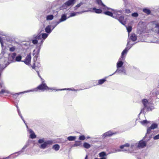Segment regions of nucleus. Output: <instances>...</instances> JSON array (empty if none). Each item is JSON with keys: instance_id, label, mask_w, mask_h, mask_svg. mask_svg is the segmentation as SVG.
<instances>
[{"instance_id": "obj_1", "label": "nucleus", "mask_w": 159, "mask_h": 159, "mask_svg": "<svg viewBox=\"0 0 159 159\" xmlns=\"http://www.w3.org/2000/svg\"><path fill=\"white\" fill-rule=\"evenodd\" d=\"M76 0H68L57 8L56 11L52 10L51 5L47 6L42 11V16L46 18L47 21L52 20L54 18V14L55 12H57V14L60 10H63L69 7H72L75 3Z\"/></svg>"}, {"instance_id": "obj_2", "label": "nucleus", "mask_w": 159, "mask_h": 159, "mask_svg": "<svg viewBox=\"0 0 159 159\" xmlns=\"http://www.w3.org/2000/svg\"><path fill=\"white\" fill-rule=\"evenodd\" d=\"M53 30L50 25H48L44 28V27L40 28L38 30V33L34 34L33 36V38L31 41L34 45L38 43V40H41L39 43V44H43L44 41L48 37V35L52 32Z\"/></svg>"}, {"instance_id": "obj_3", "label": "nucleus", "mask_w": 159, "mask_h": 159, "mask_svg": "<svg viewBox=\"0 0 159 159\" xmlns=\"http://www.w3.org/2000/svg\"><path fill=\"white\" fill-rule=\"evenodd\" d=\"M5 48V47L3 46V49L2 48V52L0 54V76H1L3 70L10 64V62L9 60L8 54L3 51V49Z\"/></svg>"}, {"instance_id": "obj_4", "label": "nucleus", "mask_w": 159, "mask_h": 159, "mask_svg": "<svg viewBox=\"0 0 159 159\" xmlns=\"http://www.w3.org/2000/svg\"><path fill=\"white\" fill-rule=\"evenodd\" d=\"M125 60V59L121 58L120 57L119 58L118 61L116 63V70L113 73L110 75H109V76H111L116 74L118 75L120 73H123L125 75H126L125 68L123 66Z\"/></svg>"}, {"instance_id": "obj_5", "label": "nucleus", "mask_w": 159, "mask_h": 159, "mask_svg": "<svg viewBox=\"0 0 159 159\" xmlns=\"http://www.w3.org/2000/svg\"><path fill=\"white\" fill-rule=\"evenodd\" d=\"M44 80L42 81L41 84L37 87L34 89L25 91L24 93H29L31 92H37L38 91H41L43 92L45 90H56L55 88H51L48 86L46 83H44Z\"/></svg>"}, {"instance_id": "obj_6", "label": "nucleus", "mask_w": 159, "mask_h": 159, "mask_svg": "<svg viewBox=\"0 0 159 159\" xmlns=\"http://www.w3.org/2000/svg\"><path fill=\"white\" fill-rule=\"evenodd\" d=\"M9 60L10 63L16 62H21L22 56L21 54H17L15 52H13L11 53L8 54Z\"/></svg>"}, {"instance_id": "obj_7", "label": "nucleus", "mask_w": 159, "mask_h": 159, "mask_svg": "<svg viewBox=\"0 0 159 159\" xmlns=\"http://www.w3.org/2000/svg\"><path fill=\"white\" fill-rule=\"evenodd\" d=\"M106 11H104L103 13L104 14L111 16L113 18H115L116 14H117L118 12H120L121 13L122 12V10L117 11L114 9L110 8L109 9H107L104 10Z\"/></svg>"}, {"instance_id": "obj_8", "label": "nucleus", "mask_w": 159, "mask_h": 159, "mask_svg": "<svg viewBox=\"0 0 159 159\" xmlns=\"http://www.w3.org/2000/svg\"><path fill=\"white\" fill-rule=\"evenodd\" d=\"M1 76H0V96L6 95L7 94H10V92L7 89L3 82L1 79Z\"/></svg>"}, {"instance_id": "obj_9", "label": "nucleus", "mask_w": 159, "mask_h": 159, "mask_svg": "<svg viewBox=\"0 0 159 159\" xmlns=\"http://www.w3.org/2000/svg\"><path fill=\"white\" fill-rule=\"evenodd\" d=\"M35 45H36V48L37 49V50L36 52L35 53H34L35 50H34L33 51V56L34 55L33 58L34 62L38 61V58L39 56V53L40 50L43 44H39V43L38 42V43L36 44Z\"/></svg>"}, {"instance_id": "obj_10", "label": "nucleus", "mask_w": 159, "mask_h": 159, "mask_svg": "<svg viewBox=\"0 0 159 159\" xmlns=\"http://www.w3.org/2000/svg\"><path fill=\"white\" fill-rule=\"evenodd\" d=\"M129 146L130 144L129 143H126L124 144L120 145L119 147L120 149L112 148L109 153H113L121 151L124 152V151H126L125 149H124L125 147H129Z\"/></svg>"}, {"instance_id": "obj_11", "label": "nucleus", "mask_w": 159, "mask_h": 159, "mask_svg": "<svg viewBox=\"0 0 159 159\" xmlns=\"http://www.w3.org/2000/svg\"><path fill=\"white\" fill-rule=\"evenodd\" d=\"M147 138V134H145L144 137L141 140H140L138 143H134L137 148H143L145 147L147 144V142L144 140Z\"/></svg>"}, {"instance_id": "obj_12", "label": "nucleus", "mask_w": 159, "mask_h": 159, "mask_svg": "<svg viewBox=\"0 0 159 159\" xmlns=\"http://www.w3.org/2000/svg\"><path fill=\"white\" fill-rule=\"evenodd\" d=\"M116 14L114 18L116 19L123 25L126 24L127 19L123 15L119 16Z\"/></svg>"}, {"instance_id": "obj_13", "label": "nucleus", "mask_w": 159, "mask_h": 159, "mask_svg": "<svg viewBox=\"0 0 159 159\" xmlns=\"http://www.w3.org/2000/svg\"><path fill=\"white\" fill-rule=\"evenodd\" d=\"M130 41L127 40V43L126 48L123 50L121 52L120 58L125 59V56L127 54L128 51L131 48V46H128L129 43Z\"/></svg>"}, {"instance_id": "obj_14", "label": "nucleus", "mask_w": 159, "mask_h": 159, "mask_svg": "<svg viewBox=\"0 0 159 159\" xmlns=\"http://www.w3.org/2000/svg\"><path fill=\"white\" fill-rule=\"evenodd\" d=\"M102 8H101V7L99 8H97L96 7L90 8L88 10H85V12L89 11L92 12L97 14H101L102 12Z\"/></svg>"}, {"instance_id": "obj_15", "label": "nucleus", "mask_w": 159, "mask_h": 159, "mask_svg": "<svg viewBox=\"0 0 159 159\" xmlns=\"http://www.w3.org/2000/svg\"><path fill=\"white\" fill-rule=\"evenodd\" d=\"M136 145L134 143H132L130 145V148H128V149H125L126 151H124V152H127L128 153L133 154L136 153L137 152L135 151L137 149Z\"/></svg>"}, {"instance_id": "obj_16", "label": "nucleus", "mask_w": 159, "mask_h": 159, "mask_svg": "<svg viewBox=\"0 0 159 159\" xmlns=\"http://www.w3.org/2000/svg\"><path fill=\"white\" fill-rule=\"evenodd\" d=\"M158 125L157 123H153L152 124L151 126L148 127L147 132L146 134H149L152 132V129H154L157 128Z\"/></svg>"}, {"instance_id": "obj_17", "label": "nucleus", "mask_w": 159, "mask_h": 159, "mask_svg": "<svg viewBox=\"0 0 159 159\" xmlns=\"http://www.w3.org/2000/svg\"><path fill=\"white\" fill-rule=\"evenodd\" d=\"M31 53L27 54L25 59L24 60H22L21 62H24L26 65H29L31 63Z\"/></svg>"}, {"instance_id": "obj_18", "label": "nucleus", "mask_w": 159, "mask_h": 159, "mask_svg": "<svg viewBox=\"0 0 159 159\" xmlns=\"http://www.w3.org/2000/svg\"><path fill=\"white\" fill-rule=\"evenodd\" d=\"M116 132H114L111 130H109L103 134L102 135V137L103 139H104L106 137H111L113 135L116 134Z\"/></svg>"}, {"instance_id": "obj_19", "label": "nucleus", "mask_w": 159, "mask_h": 159, "mask_svg": "<svg viewBox=\"0 0 159 159\" xmlns=\"http://www.w3.org/2000/svg\"><path fill=\"white\" fill-rule=\"evenodd\" d=\"M96 2L97 4L99 6L101 7V8L103 10H106L107 9H109L110 8L107 7L102 2V0H96Z\"/></svg>"}, {"instance_id": "obj_20", "label": "nucleus", "mask_w": 159, "mask_h": 159, "mask_svg": "<svg viewBox=\"0 0 159 159\" xmlns=\"http://www.w3.org/2000/svg\"><path fill=\"white\" fill-rule=\"evenodd\" d=\"M137 39V37L136 35L134 33H132L131 34L130 36H129V34H128V38L127 39L129 40V39L132 40L133 42L135 41Z\"/></svg>"}, {"instance_id": "obj_21", "label": "nucleus", "mask_w": 159, "mask_h": 159, "mask_svg": "<svg viewBox=\"0 0 159 159\" xmlns=\"http://www.w3.org/2000/svg\"><path fill=\"white\" fill-rule=\"evenodd\" d=\"M68 18L69 17H67V14L63 13L61 15V17L59 19L58 21L60 23L66 21Z\"/></svg>"}, {"instance_id": "obj_22", "label": "nucleus", "mask_w": 159, "mask_h": 159, "mask_svg": "<svg viewBox=\"0 0 159 159\" xmlns=\"http://www.w3.org/2000/svg\"><path fill=\"white\" fill-rule=\"evenodd\" d=\"M27 129L30 134L29 138L32 139L36 138V135L32 129L29 128V129Z\"/></svg>"}, {"instance_id": "obj_23", "label": "nucleus", "mask_w": 159, "mask_h": 159, "mask_svg": "<svg viewBox=\"0 0 159 159\" xmlns=\"http://www.w3.org/2000/svg\"><path fill=\"white\" fill-rule=\"evenodd\" d=\"M41 66V64L39 62V59L38 61L34 62L33 65L31 66L32 68L35 70H37L36 67L39 68Z\"/></svg>"}, {"instance_id": "obj_24", "label": "nucleus", "mask_w": 159, "mask_h": 159, "mask_svg": "<svg viewBox=\"0 0 159 159\" xmlns=\"http://www.w3.org/2000/svg\"><path fill=\"white\" fill-rule=\"evenodd\" d=\"M85 12V10L79 12L72 11L70 13V16H68L69 18L75 16L77 15V14H80Z\"/></svg>"}, {"instance_id": "obj_25", "label": "nucleus", "mask_w": 159, "mask_h": 159, "mask_svg": "<svg viewBox=\"0 0 159 159\" xmlns=\"http://www.w3.org/2000/svg\"><path fill=\"white\" fill-rule=\"evenodd\" d=\"M32 141L30 140L29 139L26 142V144L19 151V153L21 152H23L24 151L25 149L29 146L30 144L31 143Z\"/></svg>"}, {"instance_id": "obj_26", "label": "nucleus", "mask_w": 159, "mask_h": 159, "mask_svg": "<svg viewBox=\"0 0 159 159\" xmlns=\"http://www.w3.org/2000/svg\"><path fill=\"white\" fill-rule=\"evenodd\" d=\"M82 89H75L74 88H66L64 89H57L56 90V91H62V90H68L69 91H80V90H81Z\"/></svg>"}, {"instance_id": "obj_27", "label": "nucleus", "mask_w": 159, "mask_h": 159, "mask_svg": "<svg viewBox=\"0 0 159 159\" xmlns=\"http://www.w3.org/2000/svg\"><path fill=\"white\" fill-rule=\"evenodd\" d=\"M60 23L58 21H52L51 23V25L52 30H53Z\"/></svg>"}, {"instance_id": "obj_28", "label": "nucleus", "mask_w": 159, "mask_h": 159, "mask_svg": "<svg viewBox=\"0 0 159 159\" xmlns=\"http://www.w3.org/2000/svg\"><path fill=\"white\" fill-rule=\"evenodd\" d=\"M143 11L148 15H151V11L147 7H145L143 9Z\"/></svg>"}, {"instance_id": "obj_29", "label": "nucleus", "mask_w": 159, "mask_h": 159, "mask_svg": "<svg viewBox=\"0 0 159 159\" xmlns=\"http://www.w3.org/2000/svg\"><path fill=\"white\" fill-rule=\"evenodd\" d=\"M23 152H21L19 153V151L15 152L10 155L11 157L13 159L15 158L16 157H18L19 155L21 154Z\"/></svg>"}, {"instance_id": "obj_30", "label": "nucleus", "mask_w": 159, "mask_h": 159, "mask_svg": "<svg viewBox=\"0 0 159 159\" xmlns=\"http://www.w3.org/2000/svg\"><path fill=\"white\" fill-rule=\"evenodd\" d=\"M107 78V77H106L104 78L98 80V83L96 85H101L103 84L106 81V78Z\"/></svg>"}, {"instance_id": "obj_31", "label": "nucleus", "mask_w": 159, "mask_h": 159, "mask_svg": "<svg viewBox=\"0 0 159 159\" xmlns=\"http://www.w3.org/2000/svg\"><path fill=\"white\" fill-rule=\"evenodd\" d=\"M54 141L53 140H48L45 141V142L47 147H48V146L52 145L54 143Z\"/></svg>"}, {"instance_id": "obj_32", "label": "nucleus", "mask_w": 159, "mask_h": 159, "mask_svg": "<svg viewBox=\"0 0 159 159\" xmlns=\"http://www.w3.org/2000/svg\"><path fill=\"white\" fill-rule=\"evenodd\" d=\"M142 102L144 107H147V104L148 103V101L147 99L146 98H143L142 100Z\"/></svg>"}, {"instance_id": "obj_33", "label": "nucleus", "mask_w": 159, "mask_h": 159, "mask_svg": "<svg viewBox=\"0 0 159 159\" xmlns=\"http://www.w3.org/2000/svg\"><path fill=\"white\" fill-rule=\"evenodd\" d=\"M152 23L155 25V28L158 29L157 34L159 35V23L156 21H153Z\"/></svg>"}, {"instance_id": "obj_34", "label": "nucleus", "mask_w": 159, "mask_h": 159, "mask_svg": "<svg viewBox=\"0 0 159 159\" xmlns=\"http://www.w3.org/2000/svg\"><path fill=\"white\" fill-rule=\"evenodd\" d=\"M76 137L75 136H70L67 137V139L69 141H74L75 140Z\"/></svg>"}, {"instance_id": "obj_35", "label": "nucleus", "mask_w": 159, "mask_h": 159, "mask_svg": "<svg viewBox=\"0 0 159 159\" xmlns=\"http://www.w3.org/2000/svg\"><path fill=\"white\" fill-rule=\"evenodd\" d=\"M25 92V91H23L22 92H19V93H10V94H11L12 95H13L14 98H17V97L20 94H24V93H24Z\"/></svg>"}, {"instance_id": "obj_36", "label": "nucleus", "mask_w": 159, "mask_h": 159, "mask_svg": "<svg viewBox=\"0 0 159 159\" xmlns=\"http://www.w3.org/2000/svg\"><path fill=\"white\" fill-rule=\"evenodd\" d=\"M60 145L57 144L53 145L52 147V148L56 151H58L60 149Z\"/></svg>"}, {"instance_id": "obj_37", "label": "nucleus", "mask_w": 159, "mask_h": 159, "mask_svg": "<svg viewBox=\"0 0 159 159\" xmlns=\"http://www.w3.org/2000/svg\"><path fill=\"white\" fill-rule=\"evenodd\" d=\"M126 28L127 30L128 33V34H129V33L132 31V27L129 25H128L127 26L125 25H124Z\"/></svg>"}, {"instance_id": "obj_38", "label": "nucleus", "mask_w": 159, "mask_h": 159, "mask_svg": "<svg viewBox=\"0 0 159 159\" xmlns=\"http://www.w3.org/2000/svg\"><path fill=\"white\" fill-rule=\"evenodd\" d=\"M83 147L86 149H89L91 147V145L89 143L85 142L83 143Z\"/></svg>"}, {"instance_id": "obj_39", "label": "nucleus", "mask_w": 159, "mask_h": 159, "mask_svg": "<svg viewBox=\"0 0 159 159\" xmlns=\"http://www.w3.org/2000/svg\"><path fill=\"white\" fill-rule=\"evenodd\" d=\"M81 144V142L80 141H75L74 144L73 145V147H75L80 146Z\"/></svg>"}, {"instance_id": "obj_40", "label": "nucleus", "mask_w": 159, "mask_h": 159, "mask_svg": "<svg viewBox=\"0 0 159 159\" xmlns=\"http://www.w3.org/2000/svg\"><path fill=\"white\" fill-rule=\"evenodd\" d=\"M83 4V3L82 2H80L75 7H74V10H76L79 8Z\"/></svg>"}, {"instance_id": "obj_41", "label": "nucleus", "mask_w": 159, "mask_h": 159, "mask_svg": "<svg viewBox=\"0 0 159 159\" xmlns=\"http://www.w3.org/2000/svg\"><path fill=\"white\" fill-rule=\"evenodd\" d=\"M107 154L106 152L104 151L101 152L98 154L99 156H104L107 157Z\"/></svg>"}, {"instance_id": "obj_42", "label": "nucleus", "mask_w": 159, "mask_h": 159, "mask_svg": "<svg viewBox=\"0 0 159 159\" xmlns=\"http://www.w3.org/2000/svg\"><path fill=\"white\" fill-rule=\"evenodd\" d=\"M9 50L11 52H14L16 49V48L15 46L11 45V46H10L9 47Z\"/></svg>"}, {"instance_id": "obj_43", "label": "nucleus", "mask_w": 159, "mask_h": 159, "mask_svg": "<svg viewBox=\"0 0 159 159\" xmlns=\"http://www.w3.org/2000/svg\"><path fill=\"white\" fill-rule=\"evenodd\" d=\"M141 124L143 125H144L149 123V121L147 120H145L141 121L140 122Z\"/></svg>"}, {"instance_id": "obj_44", "label": "nucleus", "mask_w": 159, "mask_h": 159, "mask_svg": "<svg viewBox=\"0 0 159 159\" xmlns=\"http://www.w3.org/2000/svg\"><path fill=\"white\" fill-rule=\"evenodd\" d=\"M6 40L7 42H9L10 43H12L15 40L14 39L11 38L10 37L7 38Z\"/></svg>"}, {"instance_id": "obj_45", "label": "nucleus", "mask_w": 159, "mask_h": 159, "mask_svg": "<svg viewBox=\"0 0 159 159\" xmlns=\"http://www.w3.org/2000/svg\"><path fill=\"white\" fill-rule=\"evenodd\" d=\"M39 147L41 149H44L47 148V147L45 142H44L43 143L41 144L39 146Z\"/></svg>"}, {"instance_id": "obj_46", "label": "nucleus", "mask_w": 159, "mask_h": 159, "mask_svg": "<svg viewBox=\"0 0 159 159\" xmlns=\"http://www.w3.org/2000/svg\"><path fill=\"white\" fill-rule=\"evenodd\" d=\"M45 141L44 139H39V140H38V143H39L41 144L43 143H44Z\"/></svg>"}, {"instance_id": "obj_47", "label": "nucleus", "mask_w": 159, "mask_h": 159, "mask_svg": "<svg viewBox=\"0 0 159 159\" xmlns=\"http://www.w3.org/2000/svg\"><path fill=\"white\" fill-rule=\"evenodd\" d=\"M147 107H143L142 108L140 111V114H141V113H143L144 115H145L146 112L145 111V109H146V108Z\"/></svg>"}, {"instance_id": "obj_48", "label": "nucleus", "mask_w": 159, "mask_h": 159, "mask_svg": "<svg viewBox=\"0 0 159 159\" xmlns=\"http://www.w3.org/2000/svg\"><path fill=\"white\" fill-rule=\"evenodd\" d=\"M131 16L132 17H137L139 16V14L137 12H134L132 14Z\"/></svg>"}, {"instance_id": "obj_49", "label": "nucleus", "mask_w": 159, "mask_h": 159, "mask_svg": "<svg viewBox=\"0 0 159 159\" xmlns=\"http://www.w3.org/2000/svg\"><path fill=\"white\" fill-rule=\"evenodd\" d=\"M86 138L84 135H80L79 137V139L80 140H83L85 139Z\"/></svg>"}, {"instance_id": "obj_50", "label": "nucleus", "mask_w": 159, "mask_h": 159, "mask_svg": "<svg viewBox=\"0 0 159 159\" xmlns=\"http://www.w3.org/2000/svg\"><path fill=\"white\" fill-rule=\"evenodd\" d=\"M147 109V111H151L153 109H154V107H148L147 106V107L146 108Z\"/></svg>"}, {"instance_id": "obj_51", "label": "nucleus", "mask_w": 159, "mask_h": 159, "mask_svg": "<svg viewBox=\"0 0 159 159\" xmlns=\"http://www.w3.org/2000/svg\"><path fill=\"white\" fill-rule=\"evenodd\" d=\"M0 43L1 45L2 48H3V40L2 38L0 36Z\"/></svg>"}, {"instance_id": "obj_52", "label": "nucleus", "mask_w": 159, "mask_h": 159, "mask_svg": "<svg viewBox=\"0 0 159 159\" xmlns=\"http://www.w3.org/2000/svg\"><path fill=\"white\" fill-rule=\"evenodd\" d=\"M153 139L155 140L159 139V134L154 136L153 137Z\"/></svg>"}, {"instance_id": "obj_53", "label": "nucleus", "mask_w": 159, "mask_h": 159, "mask_svg": "<svg viewBox=\"0 0 159 159\" xmlns=\"http://www.w3.org/2000/svg\"><path fill=\"white\" fill-rule=\"evenodd\" d=\"M125 12L127 14H129L131 12V11L129 9H125Z\"/></svg>"}, {"instance_id": "obj_54", "label": "nucleus", "mask_w": 159, "mask_h": 159, "mask_svg": "<svg viewBox=\"0 0 159 159\" xmlns=\"http://www.w3.org/2000/svg\"><path fill=\"white\" fill-rule=\"evenodd\" d=\"M22 120H23V121L24 122V124L25 125V126H26V127L27 129H29V126H28V125H27L26 123V121H25V120H24V119Z\"/></svg>"}, {"instance_id": "obj_55", "label": "nucleus", "mask_w": 159, "mask_h": 159, "mask_svg": "<svg viewBox=\"0 0 159 159\" xmlns=\"http://www.w3.org/2000/svg\"><path fill=\"white\" fill-rule=\"evenodd\" d=\"M152 134H151L149 136V139H146L145 140L147 142L149 141L150 139L152 138Z\"/></svg>"}, {"instance_id": "obj_56", "label": "nucleus", "mask_w": 159, "mask_h": 159, "mask_svg": "<svg viewBox=\"0 0 159 159\" xmlns=\"http://www.w3.org/2000/svg\"><path fill=\"white\" fill-rule=\"evenodd\" d=\"M130 42V41L129 42ZM137 43V42H135L132 44H130V43L129 44V45H128V46H131V47H132V46L135 44L136 43Z\"/></svg>"}, {"instance_id": "obj_57", "label": "nucleus", "mask_w": 159, "mask_h": 159, "mask_svg": "<svg viewBox=\"0 0 159 159\" xmlns=\"http://www.w3.org/2000/svg\"><path fill=\"white\" fill-rule=\"evenodd\" d=\"M35 71H36V72L37 73V74H38V75L39 76L40 78H41V76L40 75L39 73V71H38V70H35Z\"/></svg>"}, {"instance_id": "obj_58", "label": "nucleus", "mask_w": 159, "mask_h": 159, "mask_svg": "<svg viewBox=\"0 0 159 159\" xmlns=\"http://www.w3.org/2000/svg\"><path fill=\"white\" fill-rule=\"evenodd\" d=\"M10 157H11V156H10V155L9 156L7 157H4L3 158H0V159H8Z\"/></svg>"}, {"instance_id": "obj_59", "label": "nucleus", "mask_w": 159, "mask_h": 159, "mask_svg": "<svg viewBox=\"0 0 159 159\" xmlns=\"http://www.w3.org/2000/svg\"><path fill=\"white\" fill-rule=\"evenodd\" d=\"M0 35H2V36H6V35L3 33V32L0 31Z\"/></svg>"}, {"instance_id": "obj_60", "label": "nucleus", "mask_w": 159, "mask_h": 159, "mask_svg": "<svg viewBox=\"0 0 159 159\" xmlns=\"http://www.w3.org/2000/svg\"><path fill=\"white\" fill-rule=\"evenodd\" d=\"M89 156L88 155H86L84 159H88Z\"/></svg>"}, {"instance_id": "obj_61", "label": "nucleus", "mask_w": 159, "mask_h": 159, "mask_svg": "<svg viewBox=\"0 0 159 159\" xmlns=\"http://www.w3.org/2000/svg\"><path fill=\"white\" fill-rule=\"evenodd\" d=\"M18 113L19 116L21 115L20 111H18Z\"/></svg>"}, {"instance_id": "obj_62", "label": "nucleus", "mask_w": 159, "mask_h": 159, "mask_svg": "<svg viewBox=\"0 0 159 159\" xmlns=\"http://www.w3.org/2000/svg\"><path fill=\"white\" fill-rule=\"evenodd\" d=\"M20 116L22 120L24 119L22 115H20Z\"/></svg>"}, {"instance_id": "obj_63", "label": "nucleus", "mask_w": 159, "mask_h": 159, "mask_svg": "<svg viewBox=\"0 0 159 159\" xmlns=\"http://www.w3.org/2000/svg\"><path fill=\"white\" fill-rule=\"evenodd\" d=\"M99 157H100V158H104L106 157H104V156H99Z\"/></svg>"}, {"instance_id": "obj_64", "label": "nucleus", "mask_w": 159, "mask_h": 159, "mask_svg": "<svg viewBox=\"0 0 159 159\" xmlns=\"http://www.w3.org/2000/svg\"><path fill=\"white\" fill-rule=\"evenodd\" d=\"M141 114H140V113L138 115V118H139V119H140V115Z\"/></svg>"}]
</instances>
